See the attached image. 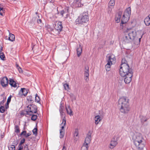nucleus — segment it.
Segmentation results:
<instances>
[{"mask_svg":"<svg viewBox=\"0 0 150 150\" xmlns=\"http://www.w3.org/2000/svg\"><path fill=\"white\" fill-rule=\"evenodd\" d=\"M129 99L126 97L120 98L118 101V107L120 112L123 113H128L130 110Z\"/></svg>","mask_w":150,"mask_h":150,"instance_id":"nucleus-1","label":"nucleus"},{"mask_svg":"<svg viewBox=\"0 0 150 150\" xmlns=\"http://www.w3.org/2000/svg\"><path fill=\"white\" fill-rule=\"evenodd\" d=\"M127 66L123 68V70L120 71V75L122 77H125V82L126 83H129L132 81L133 76V72L132 69L128 70Z\"/></svg>","mask_w":150,"mask_h":150,"instance_id":"nucleus-2","label":"nucleus"},{"mask_svg":"<svg viewBox=\"0 0 150 150\" xmlns=\"http://www.w3.org/2000/svg\"><path fill=\"white\" fill-rule=\"evenodd\" d=\"M132 139L136 146L139 149H142L144 146L143 143L144 139L142 134L139 133H136L132 136Z\"/></svg>","mask_w":150,"mask_h":150,"instance_id":"nucleus-3","label":"nucleus"},{"mask_svg":"<svg viewBox=\"0 0 150 150\" xmlns=\"http://www.w3.org/2000/svg\"><path fill=\"white\" fill-rule=\"evenodd\" d=\"M89 20V17L87 12H83L81 13L76 19L75 23L76 25L82 24L87 23Z\"/></svg>","mask_w":150,"mask_h":150,"instance_id":"nucleus-4","label":"nucleus"},{"mask_svg":"<svg viewBox=\"0 0 150 150\" xmlns=\"http://www.w3.org/2000/svg\"><path fill=\"white\" fill-rule=\"evenodd\" d=\"M126 33L128 35V37H129L132 41L134 40L136 36V32L130 29H127L126 30Z\"/></svg>","mask_w":150,"mask_h":150,"instance_id":"nucleus-5","label":"nucleus"},{"mask_svg":"<svg viewBox=\"0 0 150 150\" xmlns=\"http://www.w3.org/2000/svg\"><path fill=\"white\" fill-rule=\"evenodd\" d=\"M27 108L29 112L31 114L36 113L37 112V108L34 105H30L28 106Z\"/></svg>","mask_w":150,"mask_h":150,"instance_id":"nucleus-6","label":"nucleus"},{"mask_svg":"<svg viewBox=\"0 0 150 150\" xmlns=\"http://www.w3.org/2000/svg\"><path fill=\"white\" fill-rule=\"evenodd\" d=\"M116 60L115 58H112L111 56H109L108 57V63L105 66L106 70L107 71H109L110 69V67L112 64V61H115Z\"/></svg>","mask_w":150,"mask_h":150,"instance_id":"nucleus-7","label":"nucleus"},{"mask_svg":"<svg viewBox=\"0 0 150 150\" xmlns=\"http://www.w3.org/2000/svg\"><path fill=\"white\" fill-rule=\"evenodd\" d=\"M84 79L86 81L89 80V67L88 65H86L84 67Z\"/></svg>","mask_w":150,"mask_h":150,"instance_id":"nucleus-8","label":"nucleus"},{"mask_svg":"<svg viewBox=\"0 0 150 150\" xmlns=\"http://www.w3.org/2000/svg\"><path fill=\"white\" fill-rule=\"evenodd\" d=\"M126 66H127V67H128V70L132 69L131 68H130L129 67L127 63V61L125 59V58H124L122 59V63L121 64L120 69V71H121L122 70H123V68L124 67Z\"/></svg>","mask_w":150,"mask_h":150,"instance_id":"nucleus-9","label":"nucleus"},{"mask_svg":"<svg viewBox=\"0 0 150 150\" xmlns=\"http://www.w3.org/2000/svg\"><path fill=\"white\" fill-rule=\"evenodd\" d=\"M92 134V132L91 131H89L87 135V137L85 138L84 142L85 144L88 145L89 143L91 141V135Z\"/></svg>","mask_w":150,"mask_h":150,"instance_id":"nucleus-10","label":"nucleus"},{"mask_svg":"<svg viewBox=\"0 0 150 150\" xmlns=\"http://www.w3.org/2000/svg\"><path fill=\"white\" fill-rule=\"evenodd\" d=\"M115 0H110L108 3V13H110L112 8H113L115 4Z\"/></svg>","mask_w":150,"mask_h":150,"instance_id":"nucleus-11","label":"nucleus"},{"mask_svg":"<svg viewBox=\"0 0 150 150\" xmlns=\"http://www.w3.org/2000/svg\"><path fill=\"white\" fill-rule=\"evenodd\" d=\"M8 79L6 77H4L1 81V83L3 87H6L8 86Z\"/></svg>","mask_w":150,"mask_h":150,"instance_id":"nucleus-12","label":"nucleus"},{"mask_svg":"<svg viewBox=\"0 0 150 150\" xmlns=\"http://www.w3.org/2000/svg\"><path fill=\"white\" fill-rule=\"evenodd\" d=\"M127 17L123 15L121 19V23L120 24V28L121 29H123V27L125 26V24L129 20V18H126Z\"/></svg>","mask_w":150,"mask_h":150,"instance_id":"nucleus-13","label":"nucleus"},{"mask_svg":"<svg viewBox=\"0 0 150 150\" xmlns=\"http://www.w3.org/2000/svg\"><path fill=\"white\" fill-rule=\"evenodd\" d=\"M118 140L117 138H113L111 141V143L110 144V148L111 149L114 148L117 144V141Z\"/></svg>","mask_w":150,"mask_h":150,"instance_id":"nucleus-14","label":"nucleus"},{"mask_svg":"<svg viewBox=\"0 0 150 150\" xmlns=\"http://www.w3.org/2000/svg\"><path fill=\"white\" fill-rule=\"evenodd\" d=\"M131 13V9L130 7L127 8L124 12L123 16L127 17V19L129 18Z\"/></svg>","mask_w":150,"mask_h":150,"instance_id":"nucleus-15","label":"nucleus"},{"mask_svg":"<svg viewBox=\"0 0 150 150\" xmlns=\"http://www.w3.org/2000/svg\"><path fill=\"white\" fill-rule=\"evenodd\" d=\"M128 35L126 33L123 38V42L125 44L128 43L132 41L129 37H128Z\"/></svg>","mask_w":150,"mask_h":150,"instance_id":"nucleus-16","label":"nucleus"},{"mask_svg":"<svg viewBox=\"0 0 150 150\" xmlns=\"http://www.w3.org/2000/svg\"><path fill=\"white\" fill-rule=\"evenodd\" d=\"M62 28V23L61 22H59L57 25H55V29L59 32L61 31Z\"/></svg>","mask_w":150,"mask_h":150,"instance_id":"nucleus-17","label":"nucleus"},{"mask_svg":"<svg viewBox=\"0 0 150 150\" xmlns=\"http://www.w3.org/2000/svg\"><path fill=\"white\" fill-rule=\"evenodd\" d=\"M81 1V0H74L73 3L76 7H80L83 6Z\"/></svg>","mask_w":150,"mask_h":150,"instance_id":"nucleus-18","label":"nucleus"},{"mask_svg":"<svg viewBox=\"0 0 150 150\" xmlns=\"http://www.w3.org/2000/svg\"><path fill=\"white\" fill-rule=\"evenodd\" d=\"M64 106L62 103L60 105V107L59 108V111L60 113V115L61 116L63 117V116L65 115V113L64 112Z\"/></svg>","mask_w":150,"mask_h":150,"instance_id":"nucleus-19","label":"nucleus"},{"mask_svg":"<svg viewBox=\"0 0 150 150\" xmlns=\"http://www.w3.org/2000/svg\"><path fill=\"white\" fill-rule=\"evenodd\" d=\"M28 92V90L25 88H21L19 92V94L25 96Z\"/></svg>","mask_w":150,"mask_h":150,"instance_id":"nucleus-20","label":"nucleus"},{"mask_svg":"<svg viewBox=\"0 0 150 150\" xmlns=\"http://www.w3.org/2000/svg\"><path fill=\"white\" fill-rule=\"evenodd\" d=\"M65 108L67 113L68 114H69L70 116L73 115V111L72 110L70 107L69 105H68V107L66 106Z\"/></svg>","mask_w":150,"mask_h":150,"instance_id":"nucleus-21","label":"nucleus"},{"mask_svg":"<svg viewBox=\"0 0 150 150\" xmlns=\"http://www.w3.org/2000/svg\"><path fill=\"white\" fill-rule=\"evenodd\" d=\"M5 38L6 39H7L8 38V40L11 41H13L15 39L14 35L11 33H9V36L8 37L6 36Z\"/></svg>","mask_w":150,"mask_h":150,"instance_id":"nucleus-22","label":"nucleus"},{"mask_svg":"<svg viewBox=\"0 0 150 150\" xmlns=\"http://www.w3.org/2000/svg\"><path fill=\"white\" fill-rule=\"evenodd\" d=\"M122 14V12H118V13L117 15L115 17V20L117 23L119 22L120 21Z\"/></svg>","mask_w":150,"mask_h":150,"instance_id":"nucleus-23","label":"nucleus"},{"mask_svg":"<svg viewBox=\"0 0 150 150\" xmlns=\"http://www.w3.org/2000/svg\"><path fill=\"white\" fill-rule=\"evenodd\" d=\"M95 122L96 125H97L99 122L101 120L100 116L99 115H97L94 118Z\"/></svg>","mask_w":150,"mask_h":150,"instance_id":"nucleus-24","label":"nucleus"},{"mask_svg":"<svg viewBox=\"0 0 150 150\" xmlns=\"http://www.w3.org/2000/svg\"><path fill=\"white\" fill-rule=\"evenodd\" d=\"M144 22L146 25H150V17L149 15L145 18Z\"/></svg>","mask_w":150,"mask_h":150,"instance_id":"nucleus-25","label":"nucleus"},{"mask_svg":"<svg viewBox=\"0 0 150 150\" xmlns=\"http://www.w3.org/2000/svg\"><path fill=\"white\" fill-rule=\"evenodd\" d=\"M76 51L77 56L79 57L81 54L82 51V48L80 45H79V47L77 49Z\"/></svg>","mask_w":150,"mask_h":150,"instance_id":"nucleus-26","label":"nucleus"},{"mask_svg":"<svg viewBox=\"0 0 150 150\" xmlns=\"http://www.w3.org/2000/svg\"><path fill=\"white\" fill-rule=\"evenodd\" d=\"M10 85L12 86L14 88H16L17 87L16 83L13 79H10L9 80V83Z\"/></svg>","mask_w":150,"mask_h":150,"instance_id":"nucleus-27","label":"nucleus"},{"mask_svg":"<svg viewBox=\"0 0 150 150\" xmlns=\"http://www.w3.org/2000/svg\"><path fill=\"white\" fill-rule=\"evenodd\" d=\"M66 124V120L64 116V118L62 119V122L61 124L62 126L61 127V129L60 130H62V131H64V126Z\"/></svg>","mask_w":150,"mask_h":150,"instance_id":"nucleus-28","label":"nucleus"},{"mask_svg":"<svg viewBox=\"0 0 150 150\" xmlns=\"http://www.w3.org/2000/svg\"><path fill=\"white\" fill-rule=\"evenodd\" d=\"M37 125L36 124V127L33 130V134L35 136H36L37 134L38 129L37 128Z\"/></svg>","mask_w":150,"mask_h":150,"instance_id":"nucleus-29","label":"nucleus"},{"mask_svg":"<svg viewBox=\"0 0 150 150\" xmlns=\"http://www.w3.org/2000/svg\"><path fill=\"white\" fill-rule=\"evenodd\" d=\"M70 7L68 6L66 7L65 8V13L66 12L67 14H66V18H67L69 15L68 13L69 12V9Z\"/></svg>","mask_w":150,"mask_h":150,"instance_id":"nucleus-30","label":"nucleus"},{"mask_svg":"<svg viewBox=\"0 0 150 150\" xmlns=\"http://www.w3.org/2000/svg\"><path fill=\"white\" fill-rule=\"evenodd\" d=\"M25 115V116H31L32 115L29 112L28 110V109H27V110L26 111H24Z\"/></svg>","mask_w":150,"mask_h":150,"instance_id":"nucleus-31","label":"nucleus"},{"mask_svg":"<svg viewBox=\"0 0 150 150\" xmlns=\"http://www.w3.org/2000/svg\"><path fill=\"white\" fill-rule=\"evenodd\" d=\"M141 122L142 123H144V122L147 121V119L146 117L141 116Z\"/></svg>","mask_w":150,"mask_h":150,"instance_id":"nucleus-32","label":"nucleus"},{"mask_svg":"<svg viewBox=\"0 0 150 150\" xmlns=\"http://www.w3.org/2000/svg\"><path fill=\"white\" fill-rule=\"evenodd\" d=\"M63 86L65 90H68L70 88L69 86V85L68 83H66L63 85Z\"/></svg>","mask_w":150,"mask_h":150,"instance_id":"nucleus-33","label":"nucleus"},{"mask_svg":"<svg viewBox=\"0 0 150 150\" xmlns=\"http://www.w3.org/2000/svg\"><path fill=\"white\" fill-rule=\"evenodd\" d=\"M35 102L39 103L40 101V97L39 96H38L37 94H36L35 95Z\"/></svg>","mask_w":150,"mask_h":150,"instance_id":"nucleus-34","label":"nucleus"},{"mask_svg":"<svg viewBox=\"0 0 150 150\" xmlns=\"http://www.w3.org/2000/svg\"><path fill=\"white\" fill-rule=\"evenodd\" d=\"M88 145L85 144L84 143L83 146L81 147V150H88Z\"/></svg>","mask_w":150,"mask_h":150,"instance_id":"nucleus-35","label":"nucleus"},{"mask_svg":"<svg viewBox=\"0 0 150 150\" xmlns=\"http://www.w3.org/2000/svg\"><path fill=\"white\" fill-rule=\"evenodd\" d=\"M15 132L18 133L20 132V129L19 127L17 125H16L15 126Z\"/></svg>","mask_w":150,"mask_h":150,"instance_id":"nucleus-36","label":"nucleus"},{"mask_svg":"<svg viewBox=\"0 0 150 150\" xmlns=\"http://www.w3.org/2000/svg\"><path fill=\"white\" fill-rule=\"evenodd\" d=\"M60 138H63L64 135V131H62V130H60Z\"/></svg>","mask_w":150,"mask_h":150,"instance_id":"nucleus-37","label":"nucleus"},{"mask_svg":"<svg viewBox=\"0 0 150 150\" xmlns=\"http://www.w3.org/2000/svg\"><path fill=\"white\" fill-rule=\"evenodd\" d=\"M0 57L1 59L4 60L5 58V57L4 53L3 52H0Z\"/></svg>","mask_w":150,"mask_h":150,"instance_id":"nucleus-38","label":"nucleus"},{"mask_svg":"<svg viewBox=\"0 0 150 150\" xmlns=\"http://www.w3.org/2000/svg\"><path fill=\"white\" fill-rule=\"evenodd\" d=\"M31 115H32V117L31 118V120L33 121H35L37 118V115L33 114H32Z\"/></svg>","mask_w":150,"mask_h":150,"instance_id":"nucleus-39","label":"nucleus"},{"mask_svg":"<svg viewBox=\"0 0 150 150\" xmlns=\"http://www.w3.org/2000/svg\"><path fill=\"white\" fill-rule=\"evenodd\" d=\"M27 100L28 101H30V102L33 103V100L32 99V98L31 96H28L27 97Z\"/></svg>","mask_w":150,"mask_h":150,"instance_id":"nucleus-40","label":"nucleus"},{"mask_svg":"<svg viewBox=\"0 0 150 150\" xmlns=\"http://www.w3.org/2000/svg\"><path fill=\"white\" fill-rule=\"evenodd\" d=\"M5 111L4 106H1L0 107V112L1 113L4 112Z\"/></svg>","mask_w":150,"mask_h":150,"instance_id":"nucleus-41","label":"nucleus"},{"mask_svg":"<svg viewBox=\"0 0 150 150\" xmlns=\"http://www.w3.org/2000/svg\"><path fill=\"white\" fill-rule=\"evenodd\" d=\"M4 10L2 7H0V14L3 16V13H4Z\"/></svg>","mask_w":150,"mask_h":150,"instance_id":"nucleus-42","label":"nucleus"},{"mask_svg":"<svg viewBox=\"0 0 150 150\" xmlns=\"http://www.w3.org/2000/svg\"><path fill=\"white\" fill-rule=\"evenodd\" d=\"M9 150H15V146L14 145H12L9 147Z\"/></svg>","mask_w":150,"mask_h":150,"instance_id":"nucleus-43","label":"nucleus"},{"mask_svg":"<svg viewBox=\"0 0 150 150\" xmlns=\"http://www.w3.org/2000/svg\"><path fill=\"white\" fill-rule=\"evenodd\" d=\"M25 140V139L24 138L21 140L20 144H19V146L21 145L23 143H24Z\"/></svg>","mask_w":150,"mask_h":150,"instance_id":"nucleus-44","label":"nucleus"},{"mask_svg":"<svg viewBox=\"0 0 150 150\" xmlns=\"http://www.w3.org/2000/svg\"><path fill=\"white\" fill-rule=\"evenodd\" d=\"M64 13H65V12L64 10L61 11L60 12V14L62 16H63V14Z\"/></svg>","mask_w":150,"mask_h":150,"instance_id":"nucleus-45","label":"nucleus"},{"mask_svg":"<svg viewBox=\"0 0 150 150\" xmlns=\"http://www.w3.org/2000/svg\"><path fill=\"white\" fill-rule=\"evenodd\" d=\"M17 69L20 73H23V71L21 67H18V68H17Z\"/></svg>","mask_w":150,"mask_h":150,"instance_id":"nucleus-46","label":"nucleus"},{"mask_svg":"<svg viewBox=\"0 0 150 150\" xmlns=\"http://www.w3.org/2000/svg\"><path fill=\"white\" fill-rule=\"evenodd\" d=\"M26 133V131H24L21 133V134H20V135H25Z\"/></svg>","mask_w":150,"mask_h":150,"instance_id":"nucleus-47","label":"nucleus"},{"mask_svg":"<svg viewBox=\"0 0 150 150\" xmlns=\"http://www.w3.org/2000/svg\"><path fill=\"white\" fill-rule=\"evenodd\" d=\"M78 133L77 131L76 130L74 134V137H77L78 136Z\"/></svg>","mask_w":150,"mask_h":150,"instance_id":"nucleus-48","label":"nucleus"},{"mask_svg":"<svg viewBox=\"0 0 150 150\" xmlns=\"http://www.w3.org/2000/svg\"><path fill=\"white\" fill-rule=\"evenodd\" d=\"M11 96H10L8 97V99L7 100V103L10 102L11 101Z\"/></svg>","mask_w":150,"mask_h":150,"instance_id":"nucleus-49","label":"nucleus"},{"mask_svg":"<svg viewBox=\"0 0 150 150\" xmlns=\"http://www.w3.org/2000/svg\"><path fill=\"white\" fill-rule=\"evenodd\" d=\"M18 150H22L23 149V146L21 145L19 146L18 145Z\"/></svg>","mask_w":150,"mask_h":150,"instance_id":"nucleus-50","label":"nucleus"},{"mask_svg":"<svg viewBox=\"0 0 150 150\" xmlns=\"http://www.w3.org/2000/svg\"><path fill=\"white\" fill-rule=\"evenodd\" d=\"M24 150H29L28 146L27 145H26V146L24 147Z\"/></svg>","mask_w":150,"mask_h":150,"instance_id":"nucleus-51","label":"nucleus"},{"mask_svg":"<svg viewBox=\"0 0 150 150\" xmlns=\"http://www.w3.org/2000/svg\"><path fill=\"white\" fill-rule=\"evenodd\" d=\"M37 22L38 23H41L42 21L40 19L37 20Z\"/></svg>","mask_w":150,"mask_h":150,"instance_id":"nucleus-52","label":"nucleus"},{"mask_svg":"<svg viewBox=\"0 0 150 150\" xmlns=\"http://www.w3.org/2000/svg\"><path fill=\"white\" fill-rule=\"evenodd\" d=\"M30 135H31V134H30L29 133H27V134L26 133L25 135V137H28L29 136H30Z\"/></svg>","mask_w":150,"mask_h":150,"instance_id":"nucleus-53","label":"nucleus"},{"mask_svg":"<svg viewBox=\"0 0 150 150\" xmlns=\"http://www.w3.org/2000/svg\"><path fill=\"white\" fill-rule=\"evenodd\" d=\"M2 47L1 45H0V52H1L2 50Z\"/></svg>","mask_w":150,"mask_h":150,"instance_id":"nucleus-54","label":"nucleus"},{"mask_svg":"<svg viewBox=\"0 0 150 150\" xmlns=\"http://www.w3.org/2000/svg\"><path fill=\"white\" fill-rule=\"evenodd\" d=\"M24 114V111L23 112H22L20 114L21 116H23V115H25V114Z\"/></svg>","mask_w":150,"mask_h":150,"instance_id":"nucleus-55","label":"nucleus"},{"mask_svg":"<svg viewBox=\"0 0 150 150\" xmlns=\"http://www.w3.org/2000/svg\"><path fill=\"white\" fill-rule=\"evenodd\" d=\"M36 18L33 17V18L32 20L33 21H35L36 20Z\"/></svg>","mask_w":150,"mask_h":150,"instance_id":"nucleus-56","label":"nucleus"},{"mask_svg":"<svg viewBox=\"0 0 150 150\" xmlns=\"http://www.w3.org/2000/svg\"><path fill=\"white\" fill-rule=\"evenodd\" d=\"M62 150H66V149L64 146H63Z\"/></svg>","mask_w":150,"mask_h":150,"instance_id":"nucleus-57","label":"nucleus"},{"mask_svg":"<svg viewBox=\"0 0 150 150\" xmlns=\"http://www.w3.org/2000/svg\"><path fill=\"white\" fill-rule=\"evenodd\" d=\"M16 67L17 69L18 68V67H20L19 66V65L18 64H16Z\"/></svg>","mask_w":150,"mask_h":150,"instance_id":"nucleus-58","label":"nucleus"},{"mask_svg":"<svg viewBox=\"0 0 150 150\" xmlns=\"http://www.w3.org/2000/svg\"><path fill=\"white\" fill-rule=\"evenodd\" d=\"M142 36H141V38H139V42L140 41V40H141V38H142Z\"/></svg>","mask_w":150,"mask_h":150,"instance_id":"nucleus-59","label":"nucleus"},{"mask_svg":"<svg viewBox=\"0 0 150 150\" xmlns=\"http://www.w3.org/2000/svg\"><path fill=\"white\" fill-rule=\"evenodd\" d=\"M8 105L7 106H6V108H8Z\"/></svg>","mask_w":150,"mask_h":150,"instance_id":"nucleus-60","label":"nucleus"},{"mask_svg":"<svg viewBox=\"0 0 150 150\" xmlns=\"http://www.w3.org/2000/svg\"><path fill=\"white\" fill-rule=\"evenodd\" d=\"M9 103H7V102L6 104L7 105H8Z\"/></svg>","mask_w":150,"mask_h":150,"instance_id":"nucleus-61","label":"nucleus"},{"mask_svg":"<svg viewBox=\"0 0 150 150\" xmlns=\"http://www.w3.org/2000/svg\"><path fill=\"white\" fill-rule=\"evenodd\" d=\"M36 13L37 14V12H36Z\"/></svg>","mask_w":150,"mask_h":150,"instance_id":"nucleus-62","label":"nucleus"}]
</instances>
